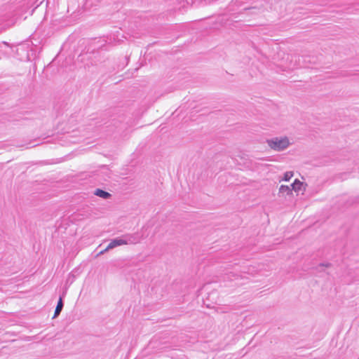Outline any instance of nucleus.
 <instances>
[{
	"mask_svg": "<svg viewBox=\"0 0 359 359\" xmlns=\"http://www.w3.org/2000/svg\"><path fill=\"white\" fill-rule=\"evenodd\" d=\"M126 242L125 241V240L123 238H117L113 239L111 241V242L109 243V245L107 246V248L104 250L100 252L99 255H102L104 252H105L108 251L109 250L112 249L115 247L120 246L122 245H126Z\"/></svg>",
	"mask_w": 359,
	"mask_h": 359,
	"instance_id": "2",
	"label": "nucleus"
},
{
	"mask_svg": "<svg viewBox=\"0 0 359 359\" xmlns=\"http://www.w3.org/2000/svg\"><path fill=\"white\" fill-rule=\"evenodd\" d=\"M279 194H286V195H292V189L286 185H281L279 188Z\"/></svg>",
	"mask_w": 359,
	"mask_h": 359,
	"instance_id": "7",
	"label": "nucleus"
},
{
	"mask_svg": "<svg viewBox=\"0 0 359 359\" xmlns=\"http://www.w3.org/2000/svg\"><path fill=\"white\" fill-rule=\"evenodd\" d=\"M293 175H294V173L292 171H287V172H285L282 180L283 181L287 182L293 177Z\"/></svg>",
	"mask_w": 359,
	"mask_h": 359,
	"instance_id": "8",
	"label": "nucleus"
},
{
	"mask_svg": "<svg viewBox=\"0 0 359 359\" xmlns=\"http://www.w3.org/2000/svg\"><path fill=\"white\" fill-rule=\"evenodd\" d=\"M235 4L238 6H241L242 5V2L240 0H236Z\"/></svg>",
	"mask_w": 359,
	"mask_h": 359,
	"instance_id": "10",
	"label": "nucleus"
},
{
	"mask_svg": "<svg viewBox=\"0 0 359 359\" xmlns=\"http://www.w3.org/2000/svg\"><path fill=\"white\" fill-rule=\"evenodd\" d=\"M96 55H97L100 57V53L97 52Z\"/></svg>",
	"mask_w": 359,
	"mask_h": 359,
	"instance_id": "13",
	"label": "nucleus"
},
{
	"mask_svg": "<svg viewBox=\"0 0 359 359\" xmlns=\"http://www.w3.org/2000/svg\"><path fill=\"white\" fill-rule=\"evenodd\" d=\"M126 242V245L128 244H136L140 243V237L137 234L126 236V238H123Z\"/></svg>",
	"mask_w": 359,
	"mask_h": 359,
	"instance_id": "3",
	"label": "nucleus"
},
{
	"mask_svg": "<svg viewBox=\"0 0 359 359\" xmlns=\"http://www.w3.org/2000/svg\"><path fill=\"white\" fill-rule=\"evenodd\" d=\"M258 8L256 6H253V7H249V8H245L243 9V11H248V10H250V9H257Z\"/></svg>",
	"mask_w": 359,
	"mask_h": 359,
	"instance_id": "11",
	"label": "nucleus"
},
{
	"mask_svg": "<svg viewBox=\"0 0 359 359\" xmlns=\"http://www.w3.org/2000/svg\"><path fill=\"white\" fill-rule=\"evenodd\" d=\"M331 266L330 263H320L319 264V266H325V267H330Z\"/></svg>",
	"mask_w": 359,
	"mask_h": 359,
	"instance_id": "9",
	"label": "nucleus"
},
{
	"mask_svg": "<svg viewBox=\"0 0 359 359\" xmlns=\"http://www.w3.org/2000/svg\"><path fill=\"white\" fill-rule=\"evenodd\" d=\"M63 306H64L63 300H62V297H60L57 301V304L56 308L55 309L54 316L53 317V318L57 317L60 315V313H61V311L63 309Z\"/></svg>",
	"mask_w": 359,
	"mask_h": 359,
	"instance_id": "5",
	"label": "nucleus"
},
{
	"mask_svg": "<svg viewBox=\"0 0 359 359\" xmlns=\"http://www.w3.org/2000/svg\"><path fill=\"white\" fill-rule=\"evenodd\" d=\"M94 194L97 196H99L102 198H104V199H108L109 198L111 195L110 193L104 191V190H102L101 189H95V192H94Z\"/></svg>",
	"mask_w": 359,
	"mask_h": 359,
	"instance_id": "4",
	"label": "nucleus"
},
{
	"mask_svg": "<svg viewBox=\"0 0 359 359\" xmlns=\"http://www.w3.org/2000/svg\"><path fill=\"white\" fill-rule=\"evenodd\" d=\"M102 58H103V60H102L101 58H99V59L97 60V62H103V61L104 60V57H102Z\"/></svg>",
	"mask_w": 359,
	"mask_h": 359,
	"instance_id": "12",
	"label": "nucleus"
},
{
	"mask_svg": "<svg viewBox=\"0 0 359 359\" xmlns=\"http://www.w3.org/2000/svg\"><path fill=\"white\" fill-rule=\"evenodd\" d=\"M303 186V182H302L299 180L296 179L294 182L291 184L292 191L295 192H298L302 189V187Z\"/></svg>",
	"mask_w": 359,
	"mask_h": 359,
	"instance_id": "6",
	"label": "nucleus"
},
{
	"mask_svg": "<svg viewBox=\"0 0 359 359\" xmlns=\"http://www.w3.org/2000/svg\"><path fill=\"white\" fill-rule=\"evenodd\" d=\"M268 146L273 150L281 151L285 150L290 145V141L287 137H273L266 140Z\"/></svg>",
	"mask_w": 359,
	"mask_h": 359,
	"instance_id": "1",
	"label": "nucleus"
}]
</instances>
